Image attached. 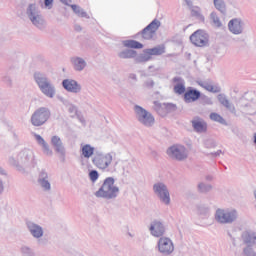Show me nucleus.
I'll return each mask as SVG.
<instances>
[{
    "instance_id": "f257e3e1",
    "label": "nucleus",
    "mask_w": 256,
    "mask_h": 256,
    "mask_svg": "<svg viewBox=\"0 0 256 256\" xmlns=\"http://www.w3.org/2000/svg\"><path fill=\"white\" fill-rule=\"evenodd\" d=\"M10 165L16 167L20 173H25V168H35L37 160H35V153L31 149H24L17 155V160L14 157L9 158Z\"/></svg>"
},
{
    "instance_id": "f03ea898",
    "label": "nucleus",
    "mask_w": 256,
    "mask_h": 256,
    "mask_svg": "<svg viewBox=\"0 0 256 256\" xmlns=\"http://www.w3.org/2000/svg\"><path fill=\"white\" fill-rule=\"evenodd\" d=\"M94 195L97 199H117L119 197V188L115 186V178L107 177Z\"/></svg>"
},
{
    "instance_id": "7ed1b4c3",
    "label": "nucleus",
    "mask_w": 256,
    "mask_h": 256,
    "mask_svg": "<svg viewBox=\"0 0 256 256\" xmlns=\"http://www.w3.org/2000/svg\"><path fill=\"white\" fill-rule=\"evenodd\" d=\"M33 77L41 93L45 95V97H49V99H53V97H55L56 89H55V85L51 83V79L47 77V74L41 73V72H35Z\"/></svg>"
},
{
    "instance_id": "20e7f679",
    "label": "nucleus",
    "mask_w": 256,
    "mask_h": 256,
    "mask_svg": "<svg viewBox=\"0 0 256 256\" xmlns=\"http://www.w3.org/2000/svg\"><path fill=\"white\" fill-rule=\"evenodd\" d=\"M26 15L36 29L43 31L47 27V22H45V18H43V14H41L37 4H29L26 9Z\"/></svg>"
},
{
    "instance_id": "39448f33",
    "label": "nucleus",
    "mask_w": 256,
    "mask_h": 256,
    "mask_svg": "<svg viewBox=\"0 0 256 256\" xmlns=\"http://www.w3.org/2000/svg\"><path fill=\"white\" fill-rule=\"evenodd\" d=\"M166 155H168L172 161H187V159H189V149L183 144H173L167 148Z\"/></svg>"
},
{
    "instance_id": "423d86ee",
    "label": "nucleus",
    "mask_w": 256,
    "mask_h": 256,
    "mask_svg": "<svg viewBox=\"0 0 256 256\" xmlns=\"http://www.w3.org/2000/svg\"><path fill=\"white\" fill-rule=\"evenodd\" d=\"M215 221L220 223V225H229L231 223H235L237 221L238 213L237 210L232 209H221L218 208L215 212Z\"/></svg>"
},
{
    "instance_id": "0eeeda50",
    "label": "nucleus",
    "mask_w": 256,
    "mask_h": 256,
    "mask_svg": "<svg viewBox=\"0 0 256 256\" xmlns=\"http://www.w3.org/2000/svg\"><path fill=\"white\" fill-rule=\"evenodd\" d=\"M134 111L139 123H142L145 127H153V125H155V117L145 108L135 105Z\"/></svg>"
},
{
    "instance_id": "6e6552de",
    "label": "nucleus",
    "mask_w": 256,
    "mask_h": 256,
    "mask_svg": "<svg viewBox=\"0 0 256 256\" xmlns=\"http://www.w3.org/2000/svg\"><path fill=\"white\" fill-rule=\"evenodd\" d=\"M51 117V111L47 107L38 108L31 116V123L34 127H41L45 125Z\"/></svg>"
},
{
    "instance_id": "1a4fd4ad",
    "label": "nucleus",
    "mask_w": 256,
    "mask_h": 256,
    "mask_svg": "<svg viewBox=\"0 0 256 256\" xmlns=\"http://www.w3.org/2000/svg\"><path fill=\"white\" fill-rule=\"evenodd\" d=\"M153 191L161 203L164 205H171V194L169 193V188L165 183H155L153 185Z\"/></svg>"
},
{
    "instance_id": "9d476101",
    "label": "nucleus",
    "mask_w": 256,
    "mask_h": 256,
    "mask_svg": "<svg viewBox=\"0 0 256 256\" xmlns=\"http://www.w3.org/2000/svg\"><path fill=\"white\" fill-rule=\"evenodd\" d=\"M159 27H161V21H159L158 19H154L150 24H148L136 35L137 37L141 35L142 39H144L145 41H151L154 39L157 31H159Z\"/></svg>"
},
{
    "instance_id": "9b49d317",
    "label": "nucleus",
    "mask_w": 256,
    "mask_h": 256,
    "mask_svg": "<svg viewBox=\"0 0 256 256\" xmlns=\"http://www.w3.org/2000/svg\"><path fill=\"white\" fill-rule=\"evenodd\" d=\"M113 161V155L111 153L103 154L102 152H96L92 158V163L98 169L105 171Z\"/></svg>"
},
{
    "instance_id": "f8f14e48",
    "label": "nucleus",
    "mask_w": 256,
    "mask_h": 256,
    "mask_svg": "<svg viewBox=\"0 0 256 256\" xmlns=\"http://www.w3.org/2000/svg\"><path fill=\"white\" fill-rule=\"evenodd\" d=\"M190 41L195 47H209V34L205 30L198 29L190 35Z\"/></svg>"
},
{
    "instance_id": "ddd939ff",
    "label": "nucleus",
    "mask_w": 256,
    "mask_h": 256,
    "mask_svg": "<svg viewBox=\"0 0 256 256\" xmlns=\"http://www.w3.org/2000/svg\"><path fill=\"white\" fill-rule=\"evenodd\" d=\"M157 248L159 253L162 255H171L175 251V245L173 244V240L169 237H160L157 242Z\"/></svg>"
},
{
    "instance_id": "4468645a",
    "label": "nucleus",
    "mask_w": 256,
    "mask_h": 256,
    "mask_svg": "<svg viewBox=\"0 0 256 256\" xmlns=\"http://www.w3.org/2000/svg\"><path fill=\"white\" fill-rule=\"evenodd\" d=\"M149 231L152 237H163V235H165V232L167 231V228L165 227V222L160 219L152 220L150 223Z\"/></svg>"
},
{
    "instance_id": "2eb2a0df",
    "label": "nucleus",
    "mask_w": 256,
    "mask_h": 256,
    "mask_svg": "<svg viewBox=\"0 0 256 256\" xmlns=\"http://www.w3.org/2000/svg\"><path fill=\"white\" fill-rule=\"evenodd\" d=\"M37 184L41 187L42 191L48 193L51 191V179L49 178V172L46 169H41L38 172Z\"/></svg>"
},
{
    "instance_id": "dca6fc26",
    "label": "nucleus",
    "mask_w": 256,
    "mask_h": 256,
    "mask_svg": "<svg viewBox=\"0 0 256 256\" xmlns=\"http://www.w3.org/2000/svg\"><path fill=\"white\" fill-rule=\"evenodd\" d=\"M26 227L27 230L29 231L30 235L34 237V239H41L44 235L43 227L31 220L26 221Z\"/></svg>"
},
{
    "instance_id": "f3484780",
    "label": "nucleus",
    "mask_w": 256,
    "mask_h": 256,
    "mask_svg": "<svg viewBox=\"0 0 256 256\" xmlns=\"http://www.w3.org/2000/svg\"><path fill=\"white\" fill-rule=\"evenodd\" d=\"M199 98H201V91L193 87H188L183 95L184 103H195V101H199Z\"/></svg>"
},
{
    "instance_id": "a211bd4d",
    "label": "nucleus",
    "mask_w": 256,
    "mask_h": 256,
    "mask_svg": "<svg viewBox=\"0 0 256 256\" xmlns=\"http://www.w3.org/2000/svg\"><path fill=\"white\" fill-rule=\"evenodd\" d=\"M62 87L67 91L68 93H81V84L73 79H64L62 81Z\"/></svg>"
},
{
    "instance_id": "6ab92c4d",
    "label": "nucleus",
    "mask_w": 256,
    "mask_h": 256,
    "mask_svg": "<svg viewBox=\"0 0 256 256\" xmlns=\"http://www.w3.org/2000/svg\"><path fill=\"white\" fill-rule=\"evenodd\" d=\"M228 29L233 35H241L243 33V20L234 18L228 22Z\"/></svg>"
},
{
    "instance_id": "aec40b11",
    "label": "nucleus",
    "mask_w": 256,
    "mask_h": 256,
    "mask_svg": "<svg viewBox=\"0 0 256 256\" xmlns=\"http://www.w3.org/2000/svg\"><path fill=\"white\" fill-rule=\"evenodd\" d=\"M173 83H177L174 86V93L177 95H185L187 89L185 88V80L182 77L176 76L173 78Z\"/></svg>"
},
{
    "instance_id": "412c9836",
    "label": "nucleus",
    "mask_w": 256,
    "mask_h": 256,
    "mask_svg": "<svg viewBox=\"0 0 256 256\" xmlns=\"http://www.w3.org/2000/svg\"><path fill=\"white\" fill-rule=\"evenodd\" d=\"M70 62L73 65V69L74 71H83L85 69V67H87V62L85 61V59L79 57V56H74L70 59Z\"/></svg>"
},
{
    "instance_id": "4be33fe9",
    "label": "nucleus",
    "mask_w": 256,
    "mask_h": 256,
    "mask_svg": "<svg viewBox=\"0 0 256 256\" xmlns=\"http://www.w3.org/2000/svg\"><path fill=\"white\" fill-rule=\"evenodd\" d=\"M51 145L54 147L56 153L65 157V146H63V142L59 136H52Z\"/></svg>"
},
{
    "instance_id": "5701e85b",
    "label": "nucleus",
    "mask_w": 256,
    "mask_h": 256,
    "mask_svg": "<svg viewBox=\"0 0 256 256\" xmlns=\"http://www.w3.org/2000/svg\"><path fill=\"white\" fill-rule=\"evenodd\" d=\"M217 99L220 104L223 105V107H226L230 113H236L235 105H233L231 102H229V99H227V95L225 94H218Z\"/></svg>"
},
{
    "instance_id": "b1692460",
    "label": "nucleus",
    "mask_w": 256,
    "mask_h": 256,
    "mask_svg": "<svg viewBox=\"0 0 256 256\" xmlns=\"http://www.w3.org/2000/svg\"><path fill=\"white\" fill-rule=\"evenodd\" d=\"M242 239L245 245H247V247H253V245H255L256 242V233L246 231L242 234Z\"/></svg>"
},
{
    "instance_id": "393cba45",
    "label": "nucleus",
    "mask_w": 256,
    "mask_h": 256,
    "mask_svg": "<svg viewBox=\"0 0 256 256\" xmlns=\"http://www.w3.org/2000/svg\"><path fill=\"white\" fill-rule=\"evenodd\" d=\"M81 151L85 159H91V157L95 155V147L91 146V144H85L82 146Z\"/></svg>"
},
{
    "instance_id": "a878e982",
    "label": "nucleus",
    "mask_w": 256,
    "mask_h": 256,
    "mask_svg": "<svg viewBox=\"0 0 256 256\" xmlns=\"http://www.w3.org/2000/svg\"><path fill=\"white\" fill-rule=\"evenodd\" d=\"M120 59H135L137 52L133 49H124L118 53Z\"/></svg>"
},
{
    "instance_id": "bb28decb",
    "label": "nucleus",
    "mask_w": 256,
    "mask_h": 256,
    "mask_svg": "<svg viewBox=\"0 0 256 256\" xmlns=\"http://www.w3.org/2000/svg\"><path fill=\"white\" fill-rule=\"evenodd\" d=\"M151 59H153V56H151L148 49H144L142 54L135 57L136 63H147V61H151Z\"/></svg>"
},
{
    "instance_id": "cd10ccee",
    "label": "nucleus",
    "mask_w": 256,
    "mask_h": 256,
    "mask_svg": "<svg viewBox=\"0 0 256 256\" xmlns=\"http://www.w3.org/2000/svg\"><path fill=\"white\" fill-rule=\"evenodd\" d=\"M72 11L78 16V17H82L84 19H90L89 14H87L85 12V10L83 8H81L79 5L77 4H72L70 5Z\"/></svg>"
},
{
    "instance_id": "c85d7f7f",
    "label": "nucleus",
    "mask_w": 256,
    "mask_h": 256,
    "mask_svg": "<svg viewBox=\"0 0 256 256\" xmlns=\"http://www.w3.org/2000/svg\"><path fill=\"white\" fill-rule=\"evenodd\" d=\"M123 45L128 49H143V44L137 40H124Z\"/></svg>"
},
{
    "instance_id": "c756f323",
    "label": "nucleus",
    "mask_w": 256,
    "mask_h": 256,
    "mask_svg": "<svg viewBox=\"0 0 256 256\" xmlns=\"http://www.w3.org/2000/svg\"><path fill=\"white\" fill-rule=\"evenodd\" d=\"M193 129H207V122L200 117H196L192 120Z\"/></svg>"
},
{
    "instance_id": "7c9ffc66",
    "label": "nucleus",
    "mask_w": 256,
    "mask_h": 256,
    "mask_svg": "<svg viewBox=\"0 0 256 256\" xmlns=\"http://www.w3.org/2000/svg\"><path fill=\"white\" fill-rule=\"evenodd\" d=\"M191 15H192V17H195L202 23H205V16H203V14H201V8L199 6H192Z\"/></svg>"
},
{
    "instance_id": "2f4dec72",
    "label": "nucleus",
    "mask_w": 256,
    "mask_h": 256,
    "mask_svg": "<svg viewBox=\"0 0 256 256\" xmlns=\"http://www.w3.org/2000/svg\"><path fill=\"white\" fill-rule=\"evenodd\" d=\"M148 52L150 53L151 57L154 56H159V55H163V53H165V45H158L155 46L154 48H147Z\"/></svg>"
},
{
    "instance_id": "473e14b6",
    "label": "nucleus",
    "mask_w": 256,
    "mask_h": 256,
    "mask_svg": "<svg viewBox=\"0 0 256 256\" xmlns=\"http://www.w3.org/2000/svg\"><path fill=\"white\" fill-rule=\"evenodd\" d=\"M201 87L210 93H221V87L213 86L212 84H209V82H203Z\"/></svg>"
},
{
    "instance_id": "72a5a7b5",
    "label": "nucleus",
    "mask_w": 256,
    "mask_h": 256,
    "mask_svg": "<svg viewBox=\"0 0 256 256\" xmlns=\"http://www.w3.org/2000/svg\"><path fill=\"white\" fill-rule=\"evenodd\" d=\"M214 7L217 11H220L223 15L227 13V6L224 0H214Z\"/></svg>"
},
{
    "instance_id": "f704fd0d",
    "label": "nucleus",
    "mask_w": 256,
    "mask_h": 256,
    "mask_svg": "<svg viewBox=\"0 0 256 256\" xmlns=\"http://www.w3.org/2000/svg\"><path fill=\"white\" fill-rule=\"evenodd\" d=\"M198 193H209L213 189V185L205 184V182H200L197 186Z\"/></svg>"
},
{
    "instance_id": "c9c22d12",
    "label": "nucleus",
    "mask_w": 256,
    "mask_h": 256,
    "mask_svg": "<svg viewBox=\"0 0 256 256\" xmlns=\"http://www.w3.org/2000/svg\"><path fill=\"white\" fill-rule=\"evenodd\" d=\"M210 119L211 121H215L216 123H220V125H226V121L223 119V116H221L220 114L216 113V112H212L210 114Z\"/></svg>"
},
{
    "instance_id": "e433bc0d",
    "label": "nucleus",
    "mask_w": 256,
    "mask_h": 256,
    "mask_svg": "<svg viewBox=\"0 0 256 256\" xmlns=\"http://www.w3.org/2000/svg\"><path fill=\"white\" fill-rule=\"evenodd\" d=\"M200 105H212L213 104V100H211V98H209V96L202 94L200 92V98L198 99Z\"/></svg>"
},
{
    "instance_id": "4c0bfd02",
    "label": "nucleus",
    "mask_w": 256,
    "mask_h": 256,
    "mask_svg": "<svg viewBox=\"0 0 256 256\" xmlns=\"http://www.w3.org/2000/svg\"><path fill=\"white\" fill-rule=\"evenodd\" d=\"M210 19L216 27H221L222 23L221 20L219 19V16H217V12H212L210 14Z\"/></svg>"
},
{
    "instance_id": "58836bf2",
    "label": "nucleus",
    "mask_w": 256,
    "mask_h": 256,
    "mask_svg": "<svg viewBox=\"0 0 256 256\" xmlns=\"http://www.w3.org/2000/svg\"><path fill=\"white\" fill-rule=\"evenodd\" d=\"M68 113H70L71 117H79V110L73 104H68Z\"/></svg>"
},
{
    "instance_id": "ea45409f",
    "label": "nucleus",
    "mask_w": 256,
    "mask_h": 256,
    "mask_svg": "<svg viewBox=\"0 0 256 256\" xmlns=\"http://www.w3.org/2000/svg\"><path fill=\"white\" fill-rule=\"evenodd\" d=\"M204 147H206V149H215V147H217V142L211 138L206 139L204 141Z\"/></svg>"
},
{
    "instance_id": "a19ab883",
    "label": "nucleus",
    "mask_w": 256,
    "mask_h": 256,
    "mask_svg": "<svg viewBox=\"0 0 256 256\" xmlns=\"http://www.w3.org/2000/svg\"><path fill=\"white\" fill-rule=\"evenodd\" d=\"M88 175L92 183H96L99 179V172L97 170H91Z\"/></svg>"
},
{
    "instance_id": "79ce46f5",
    "label": "nucleus",
    "mask_w": 256,
    "mask_h": 256,
    "mask_svg": "<svg viewBox=\"0 0 256 256\" xmlns=\"http://www.w3.org/2000/svg\"><path fill=\"white\" fill-rule=\"evenodd\" d=\"M197 209H198V213L200 215H207V213H209V206H207L205 204L198 205Z\"/></svg>"
},
{
    "instance_id": "37998d69",
    "label": "nucleus",
    "mask_w": 256,
    "mask_h": 256,
    "mask_svg": "<svg viewBox=\"0 0 256 256\" xmlns=\"http://www.w3.org/2000/svg\"><path fill=\"white\" fill-rule=\"evenodd\" d=\"M21 253L24 256H35V253H33V250L29 248V246H23L21 248Z\"/></svg>"
},
{
    "instance_id": "c03bdc74",
    "label": "nucleus",
    "mask_w": 256,
    "mask_h": 256,
    "mask_svg": "<svg viewBox=\"0 0 256 256\" xmlns=\"http://www.w3.org/2000/svg\"><path fill=\"white\" fill-rule=\"evenodd\" d=\"M41 147H42V151L45 155H48L50 157H51V155H53V150H51V148L49 147V144L47 142L42 144Z\"/></svg>"
},
{
    "instance_id": "a18cd8bd",
    "label": "nucleus",
    "mask_w": 256,
    "mask_h": 256,
    "mask_svg": "<svg viewBox=\"0 0 256 256\" xmlns=\"http://www.w3.org/2000/svg\"><path fill=\"white\" fill-rule=\"evenodd\" d=\"M243 253L245 256H256V252L253 250V246H247L244 248Z\"/></svg>"
},
{
    "instance_id": "49530a36",
    "label": "nucleus",
    "mask_w": 256,
    "mask_h": 256,
    "mask_svg": "<svg viewBox=\"0 0 256 256\" xmlns=\"http://www.w3.org/2000/svg\"><path fill=\"white\" fill-rule=\"evenodd\" d=\"M154 105L155 111H157V113H159V115H161L162 117L165 116V110H163V107H161V103L155 101Z\"/></svg>"
},
{
    "instance_id": "de8ad7c7",
    "label": "nucleus",
    "mask_w": 256,
    "mask_h": 256,
    "mask_svg": "<svg viewBox=\"0 0 256 256\" xmlns=\"http://www.w3.org/2000/svg\"><path fill=\"white\" fill-rule=\"evenodd\" d=\"M144 87H146L147 89H153L155 87V81L153 80H146L144 82Z\"/></svg>"
},
{
    "instance_id": "09e8293b",
    "label": "nucleus",
    "mask_w": 256,
    "mask_h": 256,
    "mask_svg": "<svg viewBox=\"0 0 256 256\" xmlns=\"http://www.w3.org/2000/svg\"><path fill=\"white\" fill-rule=\"evenodd\" d=\"M35 139H36L38 145H40V146L44 145V143H47L45 141V139L41 135H39V134H35Z\"/></svg>"
},
{
    "instance_id": "8fccbe9b",
    "label": "nucleus",
    "mask_w": 256,
    "mask_h": 256,
    "mask_svg": "<svg viewBox=\"0 0 256 256\" xmlns=\"http://www.w3.org/2000/svg\"><path fill=\"white\" fill-rule=\"evenodd\" d=\"M220 155H223V150H217L216 152L207 153L206 157H219Z\"/></svg>"
},
{
    "instance_id": "3c124183",
    "label": "nucleus",
    "mask_w": 256,
    "mask_h": 256,
    "mask_svg": "<svg viewBox=\"0 0 256 256\" xmlns=\"http://www.w3.org/2000/svg\"><path fill=\"white\" fill-rule=\"evenodd\" d=\"M148 70L150 71L151 75H155V73H159V68H155V66L153 65L149 66Z\"/></svg>"
},
{
    "instance_id": "603ef678",
    "label": "nucleus",
    "mask_w": 256,
    "mask_h": 256,
    "mask_svg": "<svg viewBox=\"0 0 256 256\" xmlns=\"http://www.w3.org/2000/svg\"><path fill=\"white\" fill-rule=\"evenodd\" d=\"M3 82L6 83L8 85V87H11V77L5 76L3 78Z\"/></svg>"
},
{
    "instance_id": "864d4df0",
    "label": "nucleus",
    "mask_w": 256,
    "mask_h": 256,
    "mask_svg": "<svg viewBox=\"0 0 256 256\" xmlns=\"http://www.w3.org/2000/svg\"><path fill=\"white\" fill-rule=\"evenodd\" d=\"M5 191V184H3V180L0 179V195H3Z\"/></svg>"
},
{
    "instance_id": "5fc2aeb1",
    "label": "nucleus",
    "mask_w": 256,
    "mask_h": 256,
    "mask_svg": "<svg viewBox=\"0 0 256 256\" xmlns=\"http://www.w3.org/2000/svg\"><path fill=\"white\" fill-rule=\"evenodd\" d=\"M59 101H61V103H63V105L68 106L69 105V101H67V99L63 98V97H58Z\"/></svg>"
},
{
    "instance_id": "6e6d98bb",
    "label": "nucleus",
    "mask_w": 256,
    "mask_h": 256,
    "mask_svg": "<svg viewBox=\"0 0 256 256\" xmlns=\"http://www.w3.org/2000/svg\"><path fill=\"white\" fill-rule=\"evenodd\" d=\"M0 175L7 176V170L3 166H0Z\"/></svg>"
},
{
    "instance_id": "4d7b16f0",
    "label": "nucleus",
    "mask_w": 256,
    "mask_h": 256,
    "mask_svg": "<svg viewBox=\"0 0 256 256\" xmlns=\"http://www.w3.org/2000/svg\"><path fill=\"white\" fill-rule=\"evenodd\" d=\"M45 7H49L50 5H53V0H44Z\"/></svg>"
},
{
    "instance_id": "13d9d810",
    "label": "nucleus",
    "mask_w": 256,
    "mask_h": 256,
    "mask_svg": "<svg viewBox=\"0 0 256 256\" xmlns=\"http://www.w3.org/2000/svg\"><path fill=\"white\" fill-rule=\"evenodd\" d=\"M129 79H132L133 81H137V74L131 73L129 75Z\"/></svg>"
},
{
    "instance_id": "bf43d9fd",
    "label": "nucleus",
    "mask_w": 256,
    "mask_h": 256,
    "mask_svg": "<svg viewBox=\"0 0 256 256\" xmlns=\"http://www.w3.org/2000/svg\"><path fill=\"white\" fill-rule=\"evenodd\" d=\"M194 131H196V133H207V129H194Z\"/></svg>"
},
{
    "instance_id": "052dcab7",
    "label": "nucleus",
    "mask_w": 256,
    "mask_h": 256,
    "mask_svg": "<svg viewBox=\"0 0 256 256\" xmlns=\"http://www.w3.org/2000/svg\"><path fill=\"white\" fill-rule=\"evenodd\" d=\"M184 1L188 7H193V1L191 0H184Z\"/></svg>"
},
{
    "instance_id": "680f3d73",
    "label": "nucleus",
    "mask_w": 256,
    "mask_h": 256,
    "mask_svg": "<svg viewBox=\"0 0 256 256\" xmlns=\"http://www.w3.org/2000/svg\"><path fill=\"white\" fill-rule=\"evenodd\" d=\"M228 236L232 240L233 245L235 246V238H233V235H231V232H228Z\"/></svg>"
},
{
    "instance_id": "e2e57ef3",
    "label": "nucleus",
    "mask_w": 256,
    "mask_h": 256,
    "mask_svg": "<svg viewBox=\"0 0 256 256\" xmlns=\"http://www.w3.org/2000/svg\"><path fill=\"white\" fill-rule=\"evenodd\" d=\"M205 179L206 181H213V175H207Z\"/></svg>"
},
{
    "instance_id": "0e129e2a",
    "label": "nucleus",
    "mask_w": 256,
    "mask_h": 256,
    "mask_svg": "<svg viewBox=\"0 0 256 256\" xmlns=\"http://www.w3.org/2000/svg\"><path fill=\"white\" fill-rule=\"evenodd\" d=\"M62 3H64V5H69V3H71V0H61Z\"/></svg>"
},
{
    "instance_id": "69168bd1",
    "label": "nucleus",
    "mask_w": 256,
    "mask_h": 256,
    "mask_svg": "<svg viewBox=\"0 0 256 256\" xmlns=\"http://www.w3.org/2000/svg\"><path fill=\"white\" fill-rule=\"evenodd\" d=\"M79 119V121H81V123H83V121H85V119H83V116H81V113H79V117H77Z\"/></svg>"
},
{
    "instance_id": "338daca9",
    "label": "nucleus",
    "mask_w": 256,
    "mask_h": 256,
    "mask_svg": "<svg viewBox=\"0 0 256 256\" xmlns=\"http://www.w3.org/2000/svg\"><path fill=\"white\" fill-rule=\"evenodd\" d=\"M253 143L254 145H256V133H254V136H253Z\"/></svg>"
},
{
    "instance_id": "774afa93",
    "label": "nucleus",
    "mask_w": 256,
    "mask_h": 256,
    "mask_svg": "<svg viewBox=\"0 0 256 256\" xmlns=\"http://www.w3.org/2000/svg\"><path fill=\"white\" fill-rule=\"evenodd\" d=\"M76 31H81V27H76Z\"/></svg>"
}]
</instances>
